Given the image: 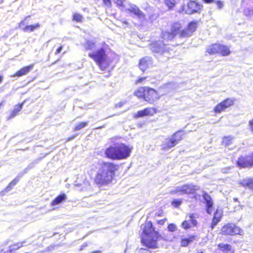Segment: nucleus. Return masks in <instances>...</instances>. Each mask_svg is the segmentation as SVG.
Here are the masks:
<instances>
[{"label":"nucleus","mask_w":253,"mask_h":253,"mask_svg":"<svg viewBox=\"0 0 253 253\" xmlns=\"http://www.w3.org/2000/svg\"><path fill=\"white\" fill-rule=\"evenodd\" d=\"M119 166L113 163L103 162L99 166L94 182L99 187L107 186L112 181Z\"/></svg>","instance_id":"1"},{"label":"nucleus","mask_w":253,"mask_h":253,"mask_svg":"<svg viewBox=\"0 0 253 253\" xmlns=\"http://www.w3.org/2000/svg\"><path fill=\"white\" fill-rule=\"evenodd\" d=\"M197 26V22L192 21L189 23L187 28L180 31L181 24L178 22H175L171 26L169 31H163L161 33V37L166 41H171L177 35L181 38L189 37L195 31Z\"/></svg>","instance_id":"2"},{"label":"nucleus","mask_w":253,"mask_h":253,"mask_svg":"<svg viewBox=\"0 0 253 253\" xmlns=\"http://www.w3.org/2000/svg\"><path fill=\"white\" fill-rule=\"evenodd\" d=\"M141 228L143 229V234L141 237L142 243L148 248H158L157 241L161 235L154 229L152 223L151 221L146 222L141 225Z\"/></svg>","instance_id":"3"},{"label":"nucleus","mask_w":253,"mask_h":253,"mask_svg":"<svg viewBox=\"0 0 253 253\" xmlns=\"http://www.w3.org/2000/svg\"><path fill=\"white\" fill-rule=\"evenodd\" d=\"M130 152L131 149L128 146L124 143H120L107 148L105 154L107 158L110 159L120 160L128 157Z\"/></svg>","instance_id":"4"},{"label":"nucleus","mask_w":253,"mask_h":253,"mask_svg":"<svg viewBox=\"0 0 253 253\" xmlns=\"http://www.w3.org/2000/svg\"><path fill=\"white\" fill-rule=\"evenodd\" d=\"M88 56L92 58L102 70L105 69L109 65V63L107 60V55L105 49L103 48L95 52L89 53Z\"/></svg>","instance_id":"5"},{"label":"nucleus","mask_w":253,"mask_h":253,"mask_svg":"<svg viewBox=\"0 0 253 253\" xmlns=\"http://www.w3.org/2000/svg\"><path fill=\"white\" fill-rule=\"evenodd\" d=\"M151 49L157 57L160 55H164L167 59L170 57V49L162 41H158L153 43L151 45Z\"/></svg>","instance_id":"6"},{"label":"nucleus","mask_w":253,"mask_h":253,"mask_svg":"<svg viewBox=\"0 0 253 253\" xmlns=\"http://www.w3.org/2000/svg\"><path fill=\"white\" fill-rule=\"evenodd\" d=\"M207 52L209 53L210 54L219 53L223 56H227L230 53V51L226 46L218 43H214L207 47Z\"/></svg>","instance_id":"7"},{"label":"nucleus","mask_w":253,"mask_h":253,"mask_svg":"<svg viewBox=\"0 0 253 253\" xmlns=\"http://www.w3.org/2000/svg\"><path fill=\"white\" fill-rule=\"evenodd\" d=\"M196 190L195 186L191 184H184L181 186H178L171 190L170 193L172 194H178V195L189 194L193 193Z\"/></svg>","instance_id":"8"},{"label":"nucleus","mask_w":253,"mask_h":253,"mask_svg":"<svg viewBox=\"0 0 253 253\" xmlns=\"http://www.w3.org/2000/svg\"><path fill=\"white\" fill-rule=\"evenodd\" d=\"M237 164L240 168L253 167V152L246 156H241L238 159Z\"/></svg>","instance_id":"9"},{"label":"nucleus","mask_w":253,"mask_h":253,"mask_svg":"<svg viewBox=\"0 0 253 253\" xmlns=\"http://www.w3.org/2000/svg\"><path fill=\"white\" fill-rule=\"evenodd\" d=\"M241 229L234 224L229 223L224 225L221 229L222 233L224 235H234L240 234Z\"/></svg>","instance_id":"10"},{"label":"nucleus","mask_w":253,"mask_h":253,"mask_svg":"<svg viewBox=\"0 0 253 253\" xmlns=\"http://www.w3.org/2000/svg\"><path fill=\"white\" fill-rule=\"evenodd\" d=\"M144 99L150 103H153L158 100L157 91L152 88L145 87Z\"/></svg>","instance_id":"11"},{"label":"nucleus","mask_w":253,"mask_h":253,"mask_svg":"<svg viewBox=\"0 0 253 253\" xmlns=\"http://www.w3.org/2000/svg\"><path fill=\"white\" fill-rule=\"evenodd\" d=\"M202 7V5L194 0H190L187 3V9L185 12L188 14L199 13Z\"/></svg>","instance_id":"12"},{"label":"nucleus","mask_w":253,"mask_h":253,"mask_svg":"<svg viewBox=\"0 0 253 253\" xmlns=\"http://www.w3.org/2000/svg\"><path fill=\"white\" fill-rule=\"evenodd\" d=\"M30 17V16H28L25 18V19L23 20H22L19 24V27L20 28H21L23 31L25 32H32L35 31V29H38L40 27V25L39 23H37L35 25H27L25 27V24L28 23L29 22L28 21V19H29Z\"/></svg>","instance_id":"13"},{"label":"nucleus","mask_w":253,"mask_h":253,"mask_svg":"<svg viewBox=\"0 0 253 253\" xmlns=\"http://www.w3.org/2000/svg\"><path fill=\"white\" fill-rule=\"evenodd\" d=\"M234 100L231 98H227L218 104L214 109V111L216 113H221L226 108L233 105Z\"/></svg>","instance_id":"14"},{"label":"nucleus","mask_w":253,"mask_h":253,"mask_svg":"<svg viewBox=\"0 0 253 253\" xmlns=\"http://www.w3.org/2000/svg\"><path fill=\"white\" fill-rule=\"evenodd\" d=\"M202 197L206 205V211L207 213L211 214L212 212L213 203L211 197L206 192H203Z\"/></svg>","instance_id":"15"},{"label":"nucleus","mask_w":253,"mask_h":253,"mask_svg":"<svg viewBox=\"0 0 253 253\" xmlns=\"http://www.w3.org/2000/svg\"><path fill=\"white\" fill-rule=\"evenodd\" d=\"M152 64V58L150 57H145L140 59L139 63L140 69L144 72L146 69L151 66Z\"/></svg>","instance_id":"16"},{"label":"nucleus","mask_w":253,"mask_h":253,"mask_svg":"<svg viewBox=\"0 0 253 253\" xmlns=\"http://www.w3.org/2000/svg\"><path fill=\"white\" fill-rule=\"evenodd\" d=\"M155 108H146L142 110L139 111L136 115L137 117H142L146 116H153L156 113Z\"/></svg>","instance_id":"17"},{"label":"nucleus","mask_w":253,"mask_h":253,"mask_svg":"<svg viewBox=\"0 0 253 253\" xmlns=\"http://www.w3.org/2000/svg\"><path fill=\"white\" fill-rule=\"evenodd\" d=\"M67 199V196L66 194H60L52 200V201L51 202L50 205L52 206H58L60 204L65 202Z\"/></svg>","instance_id":"18"},{"label":"nucleus","mask_w":253,"mask_h":253,"mask_svg":"<svg viewBox=\"0 0 253 253\" xmlns=\"http://www.w3.org/2000/svg\"><path fill=\"white\" fill-rule=\"evenodd\" d=\"M127 9L134 15L138 16L139 18H143L144 15L143 12L135 5L131 4Z\"/></svg>","instance_id":"19"},{"label":"nucleus","mask_w":253,"mask_h":253,"mask_svg":"<svg viewBox=\"0 0 253 253\" xmlns=\"http://www.w3.org/2000/svg\"><path fill=\"white\" fill-rule=\"evenodd\" d=\"M177 144L176 143L175 140H174L173 138L171 137L169 139H166L162 145V148L163 149H169L174 147Z\"/></svg>","instance_id":"20"},{"label":"nucleus","mask_w":253,"mask_h":253,"mask_svg":"<svg viewBox=\"0 0 253 253\" xmlns=\"http://www.w3.org/2000/svg\"><path fill=\"white\" fill-rule=\"evenodd\" d=\"M34 67L33 65H30L24 67L18 71H17L15 76L17 77H21L27 75L31 70L33 69Z\"/></svg>","instance_id":"21"},{"label":"nucleus","mask_w":253,"mask_h":253,"mask_svg":"<svg viewBox=\"0 0 253 253\" xmlns=\"http://www.w3.org/2000/svg\"><path fill=\"white\" fill-rule=\"evenodd\" d=\"M240 184L250 190H253V178L243 179L240 181Z\"/></svg>","instance_id":"22"},{"label":"nucleus","mask_w":253,"mask_h":253,"mask_svg":"<svg viewBox=\"0 0 253 253\" xmlns=\"http://www.w3.org/2000/svg\"><path fill=\"white\" fill-rule=\"evenodd\" d=\"M217 248L220 250L223 253H227L232 251L231 245L228 244L219 243L217 245Z\"/></svg>","instance_id":"23"},{"label":"nucleus","mask_w":253,"mask_h":253,"mask_svg":"<svg viewBox=\"0 0 253 253\" xmlns=\"http://www.w3.org/2000/svg\"><path fill=\"white\" fill-rule=\"evenodd\" d=\"M26 241H23L22 242H20L18 243H17L16 244H14L13 245H10L8 247L11 251L12 253L15 252V251L19 249V248H21L23 246H24L26 243Z\"/></svg>","instance_id":"24"},{"label":"nucleus","mask_w":253,"mask_h":253,"mask_svg":"<svg viewBox=\"0 0 253 253\" xmlns=\"http://www.w3.org/2000/svg\"><path fill=\"white\" fill-rule=\"evenodd\" d=\"M25 101L22 102L21 104H19L17 105H15L14 108L12 112L11 115L10 116V118L14 117L22 109V107L25 103Z\"/></svg>","instance_id":"25"},{"label":"nucleus","mask_w":253,"mask_h":253,"mask_svg":"<svg viewBox=\"0 0 253 253\" xmlns=\"http://www.w3.org/2000/svg\"><path fill=\"white\" fill-rule=\"evenodd\" d=\"M195 237L194 236L189 237H185L181 240V244L182 247H187L188 245L193 242L194 240Z\"/></svg>","instance_id":"26"},{"label":"nucleus","mask_w":253,"mask_h":253,"mask_svg":"<svg viewBox=\"0 0 253 253\" xmlns=\"http://www.w3.org/2000/svg\"><path fill=\"white\" fill-rule=\"evenodd\" d=\"M218 215V212L217 210L214 213L213 217L212 219V222L211 224V230H212L214 227L217 225L218 222L220 221V219L219 217L217 216Z\"/></svg>","instance_id":"27"},{"label":"nucleus","mask_w":253,"mask_h":253,"mask_svg":"<svg viewBox=\"0 0 253 253\" xmlns=\"http://www.w3.org/2000/svg\"><path fill=\"white\" fill-rule=\"evenodd\" d=\"M95 46L94 42L92 41L86 40L84 44V46L86 50H91Z\"/></svg>","instance_id":"28"},{"label":"nucleus","mask_w":253,"mask_h":253,"mask_svg":"<svg viewBox=\"0 0 253 253\" xmlns=\"http://www.w3.org/2000/svg\"><path fill=\"white\" fill-rule=\"evenodd\" d=\"M182 131H177L171 137L175 140L176 143L178 144L179 141L182 139Z\"/></svg>","instance_id":"29"},{"label":"nucleus","mask_w":253,"mask_h":253,"mask_svg":"<svg viewBox=\"0 0 253 253\" xmlns=\"http://www.w3.org/2000/svg\"><path fill=\"white\" fill-rule=\"evenodd\" d=\"M40 160V159H37V160L34 161L30 164H29V165L27 166V167L24 169L25 172H28L30 169L33 168L34 167L35 165L39 162Z\"/></svg>","instance_id":"30"},{"label":"nucleus","mask_w":253,"mask_h":253,"mask_svg":"<svg viewBox=\"0 0 253 253\" xmlns=\"http://www.w3.org/2000/svg\"><path fill=\"white\" fill-rule=\"evenodd\" d=\"M145 90V87L140 88L137 91H135V95L138 97H144Z\"/></svg>","instance_id":"31"},{"label":"nucleus","mask_w":253,"mask_h":253,"mask_svg":"<svg viewBox=\"0 0 253 253\" xmlns=\"http://www.w3.org/2000/svg\"><path fill=\"white\" fill-rule=\"evenodd\" d=\"M182 200L181 199H174L171 202V205L174 208H178L181 205Z\"/></svg>","instance_id":"32"},{"label":"nucleus","mask_w":253,"mask_h":253,"mask_svg":"<svg viewBox=\"0 0 253 253\" xmlns=\"http://www.w3.org/2000/svg\"><path fill=\"white\" fill-rule=\"evenodd\" d=\"M88 124L87 122H82L80 123L79 124L77 125L74 129L75 131H78L80 130L81 129L85 127Z\"/></svg>","instance_id":"33"},{"label":"nucleus","mask_w":253,"mask_h":253,"mask_svg":"<svg viewBox=\"0 0 253 253\" xmlns=\"http://www.w3.org/2000/svg\"><path fill=\"white\" fill-rule=\"evenodd\" d=\"M231 139H232V138L231 137V136L225 137L223 139V141H222L223 144L226 146H228L230 145L231 143Z\"/></svg>","instance_id":"34"},{"label":"nucleus","mask_w":253,"mask_h":253,"mask_svg":"<svg viewBox=\"0 0 253 253\" xmlns=\"http://www.w3.org/2000/svg\"><path fill=\"white\" fill-rule=\"evenodd\" d=\"M83 19L82 15L79 13H75L73 15V20L77 22H82Z\"/></svg>","instance_id":"35"},{"label":"nucleus","mask_w":253,"mask_h":253,"mask_svg":"<svg viewBox=\"0 0 253 253\" xmlns=\"http://www.w3.org/2000/svg\"><path fill=\"white\" fill-rule=\"evenodd\" d=\"M166 4L169 6V8L173 7L175 5V2L170 0H166Z\"/></svg>","instance_id":"36"},{"label":"nucleus","mask_w":253,"mask_h":253,"mask_svg":"<svg viewBox=\"0 0 253 253\" xmlns=\"http://www.w3.org/2000/svg\"><path fill=\"white\" fill-rule=\"evenodd\" d=\"M189 217L190 218L191 222L193 226H196L197 224V220L195 219V217L194 214H190Z\"/></svg>","instance_id":"37"},{"label":"nucleus","mask_w":253,"mask_h":253,"mask_svg":"<svg viewBox=\"0 0 253 253\" xmlns=\"http://www.w3.org/2000/svg\"><path fill=\"white\" fill-rule=\"evenodd\" d=\"M168 228L169 231L174 232L176 230V225L173 223H170L168 225Z\"/></svg>","instance_id":"38"},{"label":"nucleus","mask_w":253,"mask_h":253,"mask_svg":"<svg viewBox=\"0 0 253 253\" xmlns=\"http://www.w3.org/2000/svg\"><path fill=\"white\" fill-rule=\"evenodd\" d=\"M27 172H25V169H24L22 172L18 173V174L16 176V177L14 178V179L17 180V181H19L20 178L26 173Z\"/></svg>","instance_id":"39"},{"label":"nucleus","mask_w":253,"mask_h":253,"mask_svg":"<svg viewBox=\"0 0 253 253\" xmlns=\"http://www.w3.org/2000/svg\"><path fill=\"white\" fill-rule=\"evenodd\" d=\"M182 227L184 229H188L190 228V225L188 221L185 220L182 223Z\"/></svg>","instance_id":"40"},{"label":"nucleus","mask_w":253,"mask_h":253,"mask_svg":"<svg viewBox=\"0 0 253 253\" xmlns=\"http://www.w3.org/2000/svg\"><path fill=\"white\" fill-rule=\"evenodd\" d=\"M103 3L108 7L112 6V2L111 0H103Z\"/></svg>","instance_id":"41"},{"label":"nucleus","mask_w":253,"mask_h":253,"mask_svg":"<svg viewBox=\"0 0 253 253\" xmlns=\"http://www.w3.org/2000/svg\"><path fill=\"white\" fill-rule=\"evenodd\" d=\"M216 5L219 9H221L223 7V2L220 0H218L216 2Z\"/></svg>","instance_id":"42"},{"label":"nucleus","mask_w":253,"mask_h":253,"mask_svg":"<svg viewBox=\"0 0 253 253\" xmlns=\"http://www.w3.org/2000/svg\"><path fill=\"white\" fill-rule=\"evenodd\" d=\"M0 253H12L11 252V251L10 250V249L8 247V248L2 249L0 251Z\"/></svg>","instance_id":"43"},{"label":"nucleus","mask_w":253,"mask_h":253,"mask_svg":"<svg viewBox=\"0 0 253 253\" xmlns=\"http://www.w3.org/2000/svg\"><path fill=\"white\" fill-rule=\"evenodd\" d=\"M124 0H116L115 2L119 6H122Z\"/></svg>","instance_id":"44"},{"label":"nucleus","mask_w":253,"mask_h":253,"mask_svg":"<svg viewBox=\"0 0 253 253\" xmlns=\"http://www.w3.org/2000/svg\"><path fill=\"white\" fill-rule=\"evenodd\" d=\"M249 126H250L251 130L252 131V132H253V119L249 121Z\"/></svg>","instance_id":"45"},{"label":"nucleus","mask_w":253,"mask_h":253,"mask_svg":"<svg viewBox=\"0 0 253 253\" xmlns=\"http://www.w3.org/2000/svg\"><path fill=\"white\" fill-rule=\"evenodd\" d=\"M18 182L17 181V180L13 179L11 182H10L9 184L12 186L14 187Z\"/></svg>","instance_id":"46"},{"label":"nucleus","mask_w":253,"mask_h":253,"mask_svg":"<svg viewBox=\"0 0 253 253\" xmlns=\"http://www.w3.org/2000/svg\"><path fill=\"white\" fill-rule=\"evenodd\" d=\"M146 79V78L145 77H142V78H139L137 81L136 82V83L137 84H139V83H141L142 82H143L144 80H145Z\"/></svg>","instance_id":"47"},{"label":"nucleus","mask_w":253,"mask_h":253,"mask_svg":"<svg viewBox=\"0 0 253 253\" xmlns=\"http://www.w3.org/2000/svg\"><path fill=\"white\" fill-rule=\"evenodd\" d=\"M124 104H125V102H119L115 105V107L116 108H117V107L121 108L124 105Z\"/></svg>","instance_id":"48"},{"label":"nucleus","mask_w":253,"mask_h":253,"mask_svg":"<svg viewBox=\"0 0 253 253\" xmlns=\"http://www.w3.org/2000/svg\"><path fill=\"white\" fill-rule=\"evenodd\" d=\"M13 187H12L9 184L8 185V186L6 187V188L5 189L4 191L6 192H7L9 191H10L12 189Z\"/></svg>","instance_id":"49"},{"label":"nucleus","mask_w":253,"mask_h":253,"mask_svg":"<svg viewBox=\"0 0 253 253\" xmlns=\"http://www.w3.org/2000/svg\"><path fill=\"white\" fill-rule=\"evenodd\" d=\"M62 49H63V46H60V47H59L57 49V50H56V52H55V54H58V53H60V52L61 51V50H62Z\"/></svg>","instance_id":"50"},{"label":"nucleus","mask_w":253,"mask_h":253,"mask_svg":"<svg viewBox=\"0 0 253 253\" xmlns=\"http://www.w3.org/2000/svg\"><path fill=\"white\" fill-rule=\"evenodd\" d=\"M214 0H204V1L206 3H211L214 1Z\"/></svg>","instance_id":"51"},{"label":"nucleus","mask_w":253,"mask_h":253,"mask_svg":"<svg viewBox=\"0 0 253 253\" xmlns=\"http://www.w3.org/2000/svg\"><path fill=\"white\" fill-rule=\"evenodd\" d=\"M87 246V244H85L84 243V244H83L81 247V250H84L86 247Z\"/></svg>","instance_id":"52"},{"label":"nucleus","mask_w":253,"mask_h":253,"mask_svg":"<svg viewBox=\"0 0 253 253\" xmlns=\"http://www.w3.org/2000/svg\"><path fill=\"white\" fill-rule=\"evenodd\" d=\"M74 185L75 186L80 187L82 185V184L78 183L76 181L75 182Z\"/></svg>","instance_id":"53"},{"label":"nucleus","mask_w":253,"mask_h":253,"mask_svg":"<svg viewBox=\"0 0 253 253\" xmlns=\"http://www.w3.org/2000/svg\"><path fill=\"white\" fill-rule=\"evenodd\" d=\"M75 136H74L73 137H69L68 139V141H70L72 139H73L74 138H75Z\"/></svg>","instance_id":"54"},{"label":"nucleus","mask_w":253,"mask_h":253,"mask_svg":"<svg viewBox=\"0 0 253 253\" xmlns=\"http://www.w3.org/2000/svg\"><path fill=\"white\" fill-rule=\"evenodd\" d=\"M104 127H105V126H99L98 127H96V129H101V128H104Z\"/></svg>","instance_id":"55"},{"label":"nucleus","mask_w":253,"mask_h":253,"mask_svg":"<svg viewBox=\"0 0 253 253\" xmlns=\"http://www.w3.org/2000/svg\"><path fill=\"white\" fill-rule=\"evenodd\" d=\"M2 81V78L1 76H0V83H1Z\"/></svg>","instance_id":"56"},{"label":"nucleus","mask_w":253,"mask_h":253,"mask_svg":"<svg viewBox=\"0 0 253 253\" xmlns=\"http://www.w3.org/2000/svg\"><path fill=\"white\" fill-rule=\"evenodd\" d=\"M233 200H234V201L235 202H237V201H238V199H237V198H234L233 199Z\"/></svg>","instance_id":"57"},{"label":"nucleus","mask_w":253,"mask_h":253,"mask_svg":"<svg viewBox=\"0 0 253 253\" xmlns=\"http://www.w3.org/2000/svg\"><path fill=\"white\" fill-rule=\"evenodd\" d=\"M244 12H245V14L246 15H247V14H247V10H245Z\"/></svg>","instance_id":"58"},{"label":"nucleus","mask_w":253,"mask_h":253,"mask_svg":"<svg viewBox=\"0 0 253 253\" xmlns=\"http://www.w3.org/2000/svg\"><path fill=\"white\" fill-rule=\"evenodd\" d=\"M3 0H0V3H2V2H3Z\"/></svg>","instance_id":"59"},{"label":"nucleus","mask_w":253,"mask_h":253,"mask_svg":"<svg viewBox=\"0 0 253 253\" xmlns=\"http://www.w3.org/2000/svg\"><path fill=\"white\" fill-rule=\"evenodd\" d=\"M57 61H57H56L55 62H53V64H55Z\"/></svg>","instance_id":"60"},{"label":"nucleus","mask_w":253,"mask_h":253,"mask_svg":"<svg viewBox=\"0 0 253 253\" xmlns=\"http://www.w3.org/2000/svg\"><path fill=\"white\" fill-rule=\"evenodd\" d=\"M114 116V115H112V116H110V117Z\"/></svg>","instance_id":"61"}]
</instances>
